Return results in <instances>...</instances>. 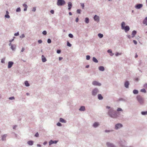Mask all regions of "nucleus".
I'll use <instances>...</instances> for the list:
<instances>
[{
    "mask_svg": "<svg viewBox=\"0 0 147 147\" xmlns=\"http://www.w3.org/2000/svg\"><path fill=\"white\" fill-rule=\"evenodd\" d=\"M36 10V8L35 7H33L32 9V11H35Z\"/></svg>",
    "mask_w": 147,
    "mask_h": 147,
    "instance_id": "e2e57ef3",
    "label": "nucleus"
},
{
    "mask_svg": "<svg viewBox=\"0 0 147 147\" xmlns=\"http://www.w3.org/2000/svg\"><path fill=\"white\" fill-rule=\"evenodd\" d=\"M65 2L64 0H57V4L58 6H61L65 5Z\"/></svg>",
    "mask_w": 147,
    "mask_h": 147,
    "instance_id": "39448f33",
    "label": "nucleus"
},
{
    "mask_svg": "<svg viewBox=\"0 0 147 147\" xmlns=\"http://www.w3.org/2000/svg\"><path fill=\"white\" fill-rule=\"evenodd\" d=\"M22 5L24 7V11H27L28 8L27 5L25 3L23 4Z\"/></svg>",
    "mask_w": 147,
    "mask_h": 147,
    "instance_id": "412c9836",
    "label": "nucleus"
},
{
    "mask_svg": "<svg viewBox=\"0 0 147 147\" xmlns=\"http://www.w3.org/2000/svg\"><path fill=\"white\" fill-rule=\"evenodd\" d=\"M38 42L40 44L42 43V41L41 40H38Z\"/></svg>",
    "mask_w": 147,
    "mask_h": 147,
    "instance_id": "13d9d810",
    "label": "nucleus"
},
{
    "mask_svg": "<svg viewBox=\"0 0 147 147\" xmlns=\"http://www.w3.org/2000/svg\"><path fill=\"white\" fill-rule=\"evenodd\" d=\"M9 99L10 100H14L15 99V97L14 96H12L9 97Z\"/></svg>",
    "mask_w": 147,
    "mask_h": 147,
    "instance_id": "de8ad7c7",
    "label": "nucleus"
},
{
    "mask_svg": "<svg viewBox=\"0 0 147 147\" xmlns=\"http://www.w3.org/2000/svg\"><path fill=\"white\" fill-rule=\"evenodd\" d=\"M99 92V89L97 88H95L93 89L92 90L91 92L92 95L93 96H95Z\"/></svg>",
    "mask_w": 147,
    "mask_h": 147,
    "instance_id": "7ed1b4c3",
    "label": "nucleus"
},
{
    "mask_svg": "<svg viewBox=\"0 0 147 147\" xmlns=\"http://www.w3.org/2000/svg\"><path fill=\"white\" fill-rule=\"evenodd\" d=\"M85 22L87 24L89 22V19L88 18H86L85 19Z\"/></svg>",
    "mask_w": 147,
    "mask_h": 147,
    "instance_id": "473e14b6",
    "label": "nucleus"
},
{
    "mask_svg": "<svg viewBox=\"0 0 147 147\" xmlns=\"http://www.w3.org/2000/svg\"><path fill=\"white\" fill-rule=\"evenodd\" d=\"M42 34L44 35H46L47 34V32L46 31L44 30L42 32Z\"/></svg>",
    "mask_w": 147,
    "mask_h": 147,
    "instance_id": "09e8293b",
    "label": "nucleus"
},
{
    "mask_svg": "<svg viewBox=\"0 0 147 147\" xmlns=\"http://www.w3.org/2000/svg\"><path fill=\"white\" fill-rule=\"evenodd\" d=\"M16 11L17 12H20L21 11V9H20V7H19L18 8L16 9Z\"/></svg>",
    "mask_w": 147,
    "mask_h": 147,
    "instance_id": "4c0bfd02",
    "label": "nucleus"
},
{
    "mask_svg": "<svg viewBox=\"0 0 147 147\" xmlns=\"http://www.w3.org/2000/svg\"><path fill=\"white\" fill-rule=\"evenodd\" d=\"M137 100L141 105H142L144 102L143 98L140 96H137L136 97Z\"/></svg>",
    "mask_w": 147,
    "mask_h": 147,
    "instance_id": "20e7f679",
    "label": "nucleus"
},
{
    "mask_svg": "<svg viewBox=\"0 0 147 147\" xmlns=\"http://www.w3.org/2000/svg\"><path fill=\"white\" fill-rule=\"evenodd\" d=\"M42 62H45L47 61V59L43 55L42 56Z\"/></svg>",
    "mask_w": 147,
    "mask_h": 147,
    "instance_id": "393cba45",
    "label": "nucleus"
},
{
    "mask_svg": "<svg viewBox=\"0 0 147 147\" xmlns=\"http://www.w3.org/2000/svg\"><path fill=\"white\" fill-rule=\"evenodd\" d=\"M7 136V135L6 134H4L2 136L1 140L2 141H4L6 140V138Z\"/></svg>",
    "mask_w": 147,
    "mask_h": 147,
    "instance_id": "f3484780",
    "label": "nucleus"
},
{
    "mask_svg": "<svg viewBox=\"0 0 147 147\" xmlns=\"http://www.w3.org/2000/svg\"><path fill=\"white\" fill-rule=\"evenodd\" d=\"M133 93L134 94H137L138 93V90H133Z\"/></svg>",
    "mask_w": 147,
    "mask_h": 147,
    "instance_id": "7c9ffc66",
    "label": "nucleus"
},
{
    "mask_svg": "<svg viewBox=\"0 0 147 147\" xmlns=\"http://www.w3.org/2000/svg\"><path fill=\"white\" fill-rule=\"evenodd\" d=\"M125 25V22H123L121 23V28L122 30H124L125 32H127L129 30L130 28L129 26Z\"/></svg>",
    "mask_w": 147,
    "mask_h": 147,
    "instance_id": "f03ea898",
    "label": "nucleus"
},
{
    "mask_svg": "<svg viewBox=\"0 0 147 147\" xmlns=\"http://www.w3.org/2000/svg\"><path fill=\"white\" fill-rule=\"evenodd\" d=\"M127 36V37L129 39H130L131 38V36L130 35H128Z\"/></svg>",
    "mask_w": 147,
    "mask_h": 147,
    "instance_id": "338daca9",
    "label": "nucleus"
},
{
    "mask_svg": "<svg viewBox=\"0 0 147 147\" xmlns=\"http://www.w3.org/2000/svg\"><path fill=\"white\" fill-rule=\"evenodd\" d=\"M92 60L94 62L96 63H97L98 62V61L97 59L95 57H93Z\"/></svg>",
    "mask_w": 147,
    "mask_h": 147,
    "instance_id": "c85d7f7f",
    "label": "nucleus"
},
{
    "mask_svg": "<svg viewBox=\"0 0 147 147\" xmlns=\"http://www.w3.org/2000/svg\"><path fill=\"white\" fill-rule=\"evenodd\" d=\"M143 23L144 24H145L146 25H147V17L145 18L144 19L143 21Z\"/></svg>",
    "mask_w": 147,
    "mask_h": 147,
    "instance_id": "a878e982",
    "label": "nucleus"
},
{
    "mask_svg": "<svg viewBox=\"0 0 147 147\" xmlns=\"http://www.w3.org/2000/svg\"><path fill=\"white\" fill-rule=\"evenodd\" d=\"M50 12L52 14H53L54 13V10H51L50 11Z\"/></svg>",
    "mask_w": 147,
    "mask_h": 147,
    "instance_id": "680f3d73",
    "label": "nucleus"
},
{
    "mask_svg": "<svg viewBox=\"0 0 147 147\" xmlns=\"http://www.w3.org/2000/svg\"><path fill=\"white\" fill-rule=\"evenodd\" d=\"M108 53H110V55L111 56H112L114 55V54L112 53V51L111 49H109L107 51Z\"/></svg>",
    "mask_w": 147,
    "mask_h": 147,
    "instance_id": "5701e85b",
    "label": "nucleus"
},
{
    "mask_svg": "<svg viewBox=\"0 0 147 147\" xmlns=\"http://www.w3.org/2000/svg\"><path fill=\"white\" fill-rule=\"evenodd\" d=\"M19 35V32H18L17 33H16L14 34V35L15 36H18Z\"/></svg>",
    "mask_w": 147,
    "mask_h": 147,
    "instance_id": "052dcab7",
    "label": "nucleus"
},
{
    "mask_svg": "<svg viewBox=\"0 0 147 147\" xmlns=\"http://www.w3.org/2000/svg\"><path fill=\"white\" fill-rule=\"evenodd\" d=\"M133 42L135 44V45H136L137 43V42L136 40H133Z\"/></svg>",
    "mask_w": 147,
    "mask_h": 147,
    "instance_id": "bf43d9fd",
    "label": "nucleus"
},
{
    "mask_svg": "<svg viewBox=\"0 0 147 147\" xmlns=\"http://www.w3.org/2000/svg\"><path fill=\"white\" fill-rule=\"evenodd\" d=\"M98 98L99 100H102L103 99V97L101 94H99L98 95Z\"/></svg>",
    "mask_w": 147,
    "mask_h": 147,
    "instance_id": "a211bd4d",
    "label": "nucleus"
},
{
    "mask_svg": "<svg viewBox=\"0 0 147 147\" xmlns=\"http://www.w3.org/2000/svg\"><path fill=\"white\" fill-rule=\"evenodd\" d=\"M144 87L147 89V83H145L144 85Z\"/></svg>",
    "mask_w": 147,
    "mask_h": 147,
    "instance_id": "603ef678",
    "label": "nucleus"
},
{
    "mask_svg": "<svg viewBox=\"0 0 147 147\" xmlns=\"http://www.w3.org/2000/svg\"><path fill=\"white\" fill-rule=\"evenodd\" d=\"M140 91L142 92H143L144 93H145L146 92V91L145 89L143 88L142 89L140 90Z\"/></svg>",
    "mask_w": 147,
    "mask_h": 147,
    "instance_id": "c9c22d12",
    "label": "nucleus"
},
{
    "mask_svg": "<svg viewBox=\"0 0 147 147\" xmlns=\"http://www.w3.org/2000/svg\"><path fill=\"white\" fill-rule=\"evenodd\" d=\"M100 123L98 122H95L92 125V126L94 128H97L100 125Z\"/></svg>",
    "mask_w": 147,
    "mask_h": 147,
    "instance_id": "0eeeda50",
    "label": "nucleus"
},
{
    "mask_svg": "<svg viewBox=\"0 0 147 147\" xmlns=\"http://www.w3.org/2000/svg\"><path fill=\"white\" fill-rule=\"evenodd\" d=\"M57 125L58 126H61L62 124L58 122L57 123Z\"/></svg>",
    "mask_w": 147,
    "mask_h": 147,
    "instance_id": "37998d69",
    "label": "nucleus"
},
{
    "mask_svg": "<svg viewBox=\"0 0 147 147\" xmlns=\"http://www.w3.org/2000/svg\"><path fill=\"white\" fill-rule=\"evenodd\" d=\"M113 131V129L111 130H107L106 129L105 130V132L107 133H110Z\"/></svg>",
    "mask_w": 147,
    "mask_h": 147,
    "instance_id": "cd10ccee",
    "label": "nucleus"
},
{
    "mask_svg": "<svg viewBox=\"0 0 147 147\" xmlns=\"http://www.w3.org/2000/svg\"><path fill=\"white\" fill-rule=\"evenodd\" d=\"M61 50H57V53L58 54H59L61 53Z\"/></svg>",
    "mask_w": 147,
    "mask_h": 147,
    "instance_id": "6e6d98bb",
    "label": "nucleus"
},
{
    "mask_svg": "<svg viewBox=\"0 0 147 147\" xmlns=\"http://www.w3.org/2000/svg\"><path fill=\"white\" fill-rule=\"evenodd\" d=\"M47 142H46V141H45V142L43 143V144H44V145H45L46 144H47Z\"/></svg>",
    "mask_w": 147,
    "mask_h": 147,
    "instance_id": "774afa93",
    "label": "nucleus"
},
{
    "mask_svg": "<svg viewBox=\"0 0 147 147\" xmlns=\"http://www.w3.org/2000/svg\"><path fill=\"white\" fill-rule=\"evenodd\" d=\"M24 84H25V85L26 86L28 87V86H30V84L28 83V82L27 81H26L25 82Z\"/></svg>",
    "mask_w": 147,
    "mask_h": 147,
    "instance_id": "c756f323",
    "label": "nucleus"
},
{
    "mask_svg": "<svg viewBox=\"0 0 147 147\" xmlns=\"http://www.w3.org/2000/svg\"><path fill=\"white\" fill-rule=\"evenodd\" d=\"M81 6L82 7V9H84V3H81Z\"/></svg>",
    "mask_w": 147,
    "mask_h": 147,
    "instance_id": "79ce46f5",
    "label": "nucleus"
},
{
    "mask_svg": "<svg viewBox=\"0 0 147 147\" xmlns=\"http://www.w3.org/2000/svg\"><path fill=\"white\" fill-rule=\"evenodd\" d=\"M13 64V62L11 61H9L8 63V68L9 69L11 68Z\"/></svg>",
    "mask_w": 147,
    "mask_h": 147,
    "instance_id": "ddd939ff",
    "label": "nucleus"
},
{
    "mask_svg": "<svg viewBox=\"0 0 147 147\" xmlns=\"http://www.w3.org/2000/svg\"><path fill=\"white\" fill-rule=\"evenodd\" d=\"M67 45L69 47H71V45L68 41L67 42Z\"/></svg>",
    "mask_w": 147,
    "mask_h": 147,
    "instance_id": "49530a36",
    "label": "nucleus"
},
{
    "mask_svg": "<svg viewBox=\"0 0 147 147\" xmlns=\"http://www.w3.org/2000/svg\"><path fill=\"white\" fill-rule=\"evenodd\" d=\"M123 127L122 124L120 123H118L115 125V129L116 130H117L122 128Z\"/></svg>",
    "mask_w": 147,
    "mask_h": 147,
    "instance_id": "423d86ee",
    "label": "nucleus"
},
{
    "mask_svg": "<svg viewBox=\"0 0 147 147\" xmlns=\"http://www.w3.org/2000/svg\"><path fill=\"white\" fill-rule=\"evenodd\" d=\"M143 5L142 4H137L135 6V7L137 9H139L143 7Z\"/></svg>",
    "mask_w": 147,
    "mask_h": 147,
    "instance_id": "9b49d317",
    "label": "nucleus"
},
{
    "mask_svg": "<svg viewBox=\"0 0 147 147\" xmlns=\"http://www.w3.org/2000/svg\"><path fill=\"white\" fill-rule=\"evenodd\" d=\"M5 57H4L3 58H2L1 60V63H5Z\"/></svg>",
    "mask_w": 147,
    "mask_h": 147,
    "instance_id": "f704fd0d",
    "label": "nucleus"
},
{
    "mask_svg": "<svg viewBox=\"0 0 147 147\" xmlns=\"http://www.w3.org/2000/svg\"><path fill=\"white\" fill-rule=\"evenodd\" d=\"M68 10H70V9H71L72 7V3L70 2H69L68 3Z\"/></svg>",
    "mask_w": 147,
    "mask_h": 147,
    "instance_id": "4be33fe9",
    "label": "nucleus"
},
{
    "mask_svg": "<svg viewBox=\"0 0 147 147\" xmlns=\"http://www.w3.org/2000/svg\"><path fill=\"white\" fill-rule=\"evenodd\" d=\"M81 10L80 9H78L77 10V12L78 13L80 14L81 11Z\"/></svg>",
    "mask_w": 147,
    "mask_h": 147,
    "instance_id": "8fccbe9b",
    "label": "nucleus"
},
{
    "mask_svg": "<svg viewBox=\"0 0 147 147\" xmlns=\"http://www.w3.org/2000/svg\"><path fill=\"white\" fill-rule=\"evenodd\" d=\"M94 19L95 21L98 22L100 20V18L99 16L96 15H95L94 17Z\"/></svg>",
    "mask_w": 147,
    "mask_h": 147,
    "instance_id": "f8f14e48",
    "label": "nucleus"
},
{
    "mask_svg": "<svg viewBox=\"0 0 147 147\" xmlns=\"http://www.w3.org/2000/svg\"><path fill=\"white\" fill-rule=\"evenodd\" d=\"M141 114L142 115H147V111H142L141 112Z\"/></svg>",
    "mask_w": 147,
    "mask_h": 147,
    "instance_id": "2f4dec72",
    "label": "nucleus"
},
{
    "mask_svg": "<svg viewBox=\"0 0 147 147\" xmlns=\"http://www.w3.org/2000/svg\"><path fill=\"white\" fill-rule=\"evenodd\" d=\"M106 108L108 109L107 114L109 117L113 119H117L119 117L120 113L117 112L114 108L108 106H106Z\"/></svg>",
    "mask_w": 147,
    "mask_h": 147,
    "instance_id": "f257e3e1",
    "label": "nucleus"
},
{
    "mask_svg": "<svg viewBox=\"0 0 147 147\" xmlns=\"http://www.w3.org/2000/svg\"><path fill=\"white\" fill-rule=\"evenodd\" d=\"M78 20H79L78 18H76V22H77L78 21Z\"/></svg>",
    "mask_w": 147,
    "mask_h": 147,
    "instance_id": "69168bd1",
    "label": "nucleus"
},
{
    "mask_svg": "<svg viewBox=\"0 0 147 147\" xmlns=\"http://www.w3.org/2000/svg\"><path fill=\"white\" fill-rule=\"evenodd\" d=\"M90 56L89 55L86 56V59L87 60H89L90 59Z\"/></svg>",
    "mask_w": 147,
    "mask_h": 147,
    "instance_id": "a19ab883",
    "label": "nucleus"
},
{
    "mask_svg": "<svg viewBox=\"0 0 147 147\" xmlns=\"http://www.w3.org/2000/svg\"><path fill=\"white\" fill-rule=\"evenodd\" d=\"M11 49L13 51L15 49V48L14 47L13 45H11Z\"/></svg>",
    "mask_w": 147,
    "mask_h": 147,
    "instance_id": "c03bdc74",
    "label": "nucleus"
},
{
    "mask_svg": "<svg viewBox=\"0 0 147 147\" xmlns=\"http://www.w3.org/2000/svg\"><path fill=\"white\" fill-rule=\"evenodd\" d=\"M98 69L100 71H103L105 70V68L103 66H100L98 67Z\"/></svg>",
    "mask_w": 147,
    "mask_h": 147,
    "instance_id": "6ab92c4d",
    "label": "nucleus"
},
{
    "mask_svg": "<svg viewBox=\"0 0 147 147\" xmlns=\"http://www.w3.org/2000/svg\"><path fill=\"white\" fill-rule=\"evenodd\" d=\"M98 35L99 37L100 38H101L103 37V34H101V33H99L98 34Z\"/></svg>",
    "mask_w": 147,
    "mask_h": 147,
    "instance_id": "72a5a7b5",
    "label": "nucleus"
},
{
    "mask_svg": "<svg viewBox=\"0 0 147 147\" xmlns=\"http://www.w3.org/2000/svg\"><path fill=\"white\" fill-rule=\"evenodd\" d=\"M106 144L107 147H117L114 144L110 142H107Z\"/></svg>",
    "mask_w": 147,
    "mask_h": 147,
    "instance_id": "6e6552de",
    "label": "nucleus"
},
{
    "mask_svg": "<svg viewBox=\"0 0 147 147\" xmlns=\"http://www.w3.org/2000/svg\"><path fill=\"white\" fill-rule=\"evenodd\" d=\"M51 42V40L49 38L47 40V42L48 43H50Z\"/></svg>",
    "mask_w": 147,
    "mask_h": 147,
    "instance_id": "864d4df0",
    "label": "nucleus"
},
{
    "mask_svg": "<svg viewBox=\"0 0 147 147\" xmlns=\"http://www.w3.org/2000/svg\"><path fill=\"white\" fill-rule=\"evenodd\" d=\"M27 143L29 145L32 146L33 144V142L32 140H30Z\"/></svg>",
    "mask_w": 147,
    "mask_h": 147,
    "instance_id": "bb28decb",
    "label": "nucleus"
},
{
    "mask_svg": "<svg viewBox=\"0 0 147 147\" xmlns=\"http://www.w3.org/2000/svg\"><path fill=\"white\" fill-rule=\"evenodd\" d=\"M125 142L124 140H120L119 142V143L120 145L122 147H126L125 143Z\"/></svg>",
    "mask_w": 147,
    "mask_h": 147,
    "instance_id": "9d476101",
    "label": "nucleus"
},
{
    "mask_svg": "<svg viewBox=\"0 0 147 147\" xmlns=\"http://www.w3.org/2000/svg\"><path fill=\"white\" fill-rule=\"evenodd\" d=\"M79 111H84L85 110V107L84 106H81L79 109Z\"/></svg>",
    "mask_w": 147,
    "mask_h": 147,
    "instance_id": "dca6fc26",
    "label": "nucleus"
},
{
    "mask_svg": "<svg viewBox=\"0 0 147 147\" xmlns=\"http://www.w3.org/2000/svg\"><path fill=\"white\" fill-rule=\"evenodd\" d=\"M5 18H10V16L9 15V14H5Z\"/></svg>",
    "mask_w": 147,
    "mask_h": 147,
    "instance_id": "58836bf2",
    "label": "nucleus"
},
{
    "mask_svg": "<svg viewBox=\"0 0 147 147\" xmlns=\"http://www.w3.org/2000/svg\"><path fill=\"white\" fill-rule=\"evenodd\" d=\"M70 38H73L74 37L73 35L71 33H70L68 34Z\"/></svg>",
    "mask_w": 147,
    "mask_h": 147,
    "instance_id": "ea45409f",
    "label": "nucleus"
},
{
    "mask_svg": "<svg viewBox=\"0 0 147 147\" xmlns=\"http://www.w3.org/2000/svg\"><path fill=\"white\" fill-rule=\"evenodd\" d=\"M92 85L94 86H100L102 85L101 83L96 81H93L92 83Z\"/></svg>",
    "mask_w": 147,
    "mask_h": 147,
    "instance_id": "1a4fd4ad",
    "label": "nucleus"
},
{
    "mask_svg": "<svg viewBox=\"0 0 147 147\" xmlns=\"http://www.w3.org/2000/svg\"><path fill=\"white\" fill-rule=\"evenodd\" d=\"M123 111V110L121 108H118L117 109V111H118V112L120 111Z\"/></svg>",
    "mask_w": 147,
    "mask_h": 147,
    "instance_id": "e433bc0d",
    "label": "nucleus"
},
{
    "mask_svg": "<svg viewBox=\"0 0 147 147\" xmlns=\"http://www.w3.org/2000/svg\"><path fill=\"white\" fill-rule=\"evenodd\" d=\"M119 101H125V99L122 98H120L119 99Z\"/></svg>",
    "mask_w": 147,
    "mask_h": 147,
    "instance_id": "a18cd8bd",
    "label": "nucleus"
},
{
    "mask_svg": "<svg viewBox=\"0 0 147 147\" xmlns=\"http://www.w3.org/2000/svg\"><path fill=\"white\" fill-rule=\"evenodd\" d=\"M136 33H137V32L136 31V30H133L132 32V34H131V35H132V38H133L134 37V36H135V35H136Z\"/></svg>",
    "mask_w": 147,
    "mask_h": 147,
    "instance_id": "b1692460",
    "label": "nucleus"
},
{
    "mask_svg": "<svg viewBox=\"0 0 147 147\" xmlns=\"http://www.w3.org/2000/svg\"><path fill=\"white\" fill-rule=\"evenodd\" d=\"M25 49L24 47H22V50H21V52H23L25 50Z\"/></svg>",
    "mask_w": 147,
    "mask_h": 147,
    "instance_id": "0e129e2a",
    "label": "nucleus"
},
{
    "mask_svg": "<svg viewBox=\"0 0 147 147\" xmlns=\"http://www.w3.org/2000/svg\"><path fill=\"white\" fill-rule=\"evenodd\" d=\"M129 84V82L128 81H126L124 83V86L126 88H128Z\"/></svg>",
    "mask_w": 147,
    "mask_h": 147,
    "instance_id": "4468645a",
    "label": "nucleus"
},
{
    "mask_svg": "<svg viewBox=\"0 0 147 147\" xmlns=\"http://www.w3.org/2000/svg\"><path fill=\"white\" fill-rule=\"evenodd\" d=\"M58 142V141H57V140L53 141V140H51L49 142V145H50L51 144H56Z\"/></svg>",
    "mask_w": 147,
    "mask_h": 147,
    "instance_id": "2eb2a0df",
    "label": "nucleus"
},
{
    "mask_svg": "<svg viewBox=\"0 0 147 147\" xmlns=\"http://www.w3.org/2000/svg\"><path fill=\"white\" fill-rule=\"evenodd\" d=\"M60 122L62 123H66L67 121L66 120L62 118H60L59 119Z\"/></svg>",
    "mask_w": 147,
    "mask_h": 147,
    "instance_id": "aec40b11",
    "label": "nucleus"
},
{
    "mask_svg": "<svg viewBox=\"0 0 147 147\" xmlns=\"http://www.w3.org/2000/svg\"><path fill=\"white\" fill-rule=\"evenodd\" d=\"M25 37V35L24 34H22L20 36V38H23Z\"/></svg>",
    "mask_w": 147,
    "mask_h": 147,
    "instance_id": "4d7b16f0",
    "label": "nucleus"
},
{
    "mask_svg": "<svg viewBox=\"0 0 147 147\" xmlns=\"http://www.w3.org/2000/svg\"><path fill=\"white\" fill-rule=\"evenodd\" d=\"M35 136L36 137H38L39 136V134L38 133V132H37L35 135Z\"/></svg>",
    "mask_w": 147,
    "mask_h": 147,
    "instance_id": "5fc2aeb1",
    "label": "nucleus"
},
{
    "mask_svg": "<svg viewBox=\"0 0 147 147\" xmlns=\"http://www.w3.org/2000/svg\"><path fill=\"white\" fill-rule=\"evenodd\" d=\"M121 53H119L118 52H117L115 54V55L116 56H118L119 55H121Z\"/></svg>",
    "mask_w": 147,
    "mask_h": 147,
    "instance_id": "3c124183",
    "label": "nucleus"
}]
</instances>
